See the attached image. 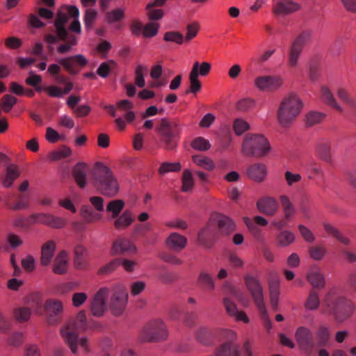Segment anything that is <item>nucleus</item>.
<instances>
[{
  "label": "nucleus",
  "instance_id": "obj_14",
  "mask_svg": "<svg viewBox=\"0 0 356 356\" xmlns=\"http://www.w3.org/2000/svg\"><path fill=\"white\" fill-rule=\"evenodd\" d=\"M63 304L58 300H47L43 308V314H45L47 321L49 325H56L59 323L63 313Z\"/></svg>",
  "mask_w": 356,
  "mask_h": 356
},
{
  "label": "nucleus",
  "instance_id": "obj_58",
  "mask_svg": "<svg viewBox=\"0 0 356 356\" xmlns=\"http://www.w3.org/2000/svg\"><path fill=\"white\" fill-rule=\"evenodd\" d=\"M233 129L235 134L238 136L242 135L245 131L250 129V125L248 122L243 119H236L233 124Z\"/></svg>",
  "mask_w": 356,
  "mask_h": 356
},
{
  "label": "nucleus",
  "instance_id": "obj_50",
  "mask_svg": "<svg viewBox=\"0 0 356 356\" xmlns=\"http://www.w3.org/2000/svg\"><path fill=\"white\" fill-rule=\"evenodd\" d=\"M124 17V12L122 8L114 9L111 11L106 12L105 19L108 24H114L120 22Z\"/></svg>",
  "mask_w": 356,
  "mask_h": 356
},
{
  "label": "nucleus",
  "instance_id": "obj_19",
  "mask_svg": "<svg viewBox=\"0 0 356 356\" xmlns=\"http://www.w3.org/2000/svg\"><path fill=\"white\" fill-rule=\"evenodd\" d=\"M298 3L291 0L277 1L274 2L273 12L276 15H289L300 9Z\"/></svg>",
  "mask_w": 356,
  "mask_h": 356
},
{
  "label": "nucleus",
  "instance_id": "obj_22",
  "mask_svg": "<svg viewBox=\"0 0 356 356\" xmlns=\"http://www.w3.org/2000/svg\"><path fill=\"white\" fill-rule=\"evenodd\" d=\"M246 173L250 179L256 182H261L266 176L267 169L264 164L255 163L248 168Z\"/></svg>",
  "mask_w": 356,
  "mask_h": 356
},
{
  "label": "nucleus",
  "instance_id": "obj_33",
  "mask_svg": "<svg viewBox=\"0 0 356 356\" xmlns=\"http://www.w3.org/2000/svg\"><path fill=\"white\" fill-rule=\"evenodd\" d=\"M67 270V253L65 250L60 251L56 257L53 264V272L55 274L63 275Z\"/></svg>",
  "mask_w": 356,
  "mask_h": 356
},
{
  "label": "nucleus",
  "instance_id": "obj_13",
  "mask_svg": "<svg viewBox=\"0 0 356 356\" xmlns=\"http://www.w3.org/2000/svg\"><path fill=\"white\" fill-rule=\"evenodd\" d=\"M245 284L257 308L264 306V289L260 281L257 277L248 275L245 277Z\"/></svg>",
  "mask_w": 356,
  "mask_h": 356
},
{
  "label": "nucleus",
  "instance_id": "obj_49",
  "mask_svg": "<svg viewBox=\"0 0 356 356\" xmlns=\"http://www.w3.org/2000/svg\"><path fill=\"white\" fill-rule=\"evenodd\" d=\"M193 161L198 166L207 170H213L215 168L213 162L208 157L202 155H195L193 156Z\"/></svg>",
  "mask_w": 356,
  "mask_h": 356
},
{
  "label": "nucleus",
  "instance_id": "obj_54",
  "mask_svg": "<svg viewBox=\"0 0 356 356\" xmlns=\"http://www.w3.org/2000/svg\"><path fill=\"white\" fill-rule=\"evenodd\" d=\"M191 147L198 151H207L210 149L209 141L203 137H197L191 142Z\"/></svg>",
  "mask_w": 356,
  "mask_h": 356
},
{
  "label": "nucleus",
  "instance_id": "obj_24",
  "mask_svg": "<svg viewBox=\"0 0 356 356\" xmlns=\"http://www.w3.org/2000/svg\"><path fill=\"white\" fill-rule=\"evenodd\" d=\"M187 243V238L177 233H172L166 239V245L174 251H181L185 248Z\"/></svg>",
  "mask_w": 356,
  "mask_h": 356
},
{
  "label": "nucleus",
  "instance_id": "obj_16",
  "mask_svg": "<svg viewBox=\"0 0 356 356\" xmlns=\"http://www.w3.org/2000/svg\"><path fill=\"white\" fill-rule=\"evenodd\" d=\"M108 290L106 288L100 289L95 295L91 302V312L95 316H101L106 311V299Z\"/></svg>",
  "mask_w": 356,
  "mask_h": 356
},
{
  "label": "nucleus",
  "instance_id": "obj_42",
  "mask_svg": "<svg viewBox=\"0 0 356 356\" xmlns=\"http://www.w3.org/2000/svg\"><path fill=\"white\" fill-rule=\"evenodd\" d=\"M115 218L114 226L118 230L128 227L134 221L131 213L128 211H124L121 216Z\"/></svg>",
  "mask_w": 356,
  "mask_h": 356
},
{
  "label": "nucleus",
  "instance_id": "obj_21",
  "mask_svg": "<svg viewBox=\"0 0 356 356\" xmlns=\"http://www.w3.org/2000/svg\"><path fill=\"white\" fill-rule=\"evenodd\" d=\"M307 279L309 284L316 289H323L325 286L324 275L318 266L311 268L307 275Z\"/></svg>",
  "mask_w": 356,
  "mask_h": 356
},
{
  "label": "nucleus",
  "instance_id": "obj_52",
  "mask_svg": "<svg viewBox=\"0 0 356 356\" xmlns=\"http://www.w3.org/2000/svg\"><path fill=\"white\" fill-rule=\"evenodd\" d=\"M181 166L179 162H163L161 164L158 171L160 175H164L171 172H179Z\"/></svg>",
  "mask_w": 356,
  "mask_h": 356
},
{
  "label": "nucleus",
  "instance_id": "obj_32",
  "mask_svg": "<svg viewBox=\"0 0 356 356\" xmlns=\"http://www.w3.org/2000/svg\"><path fill=\"white\" fill-rule=\"evenodd\" d=\"M337 95L343 104L352 110L353 115L356 117V98L347 89L342 87L337 89Z\"/></svg>",
  "mask_w": 356,
  "mask_h": 356
},
{
  "label": "nucleus",
  "instance_id": "obj_3",
  "mask_svg": "<svg viewBox=\"0 0 356 356\" xmlns=\"http://www.w3.org/2000/svg\"><path fill=\"white\" fill-rule=\"evenodd\" d=\"M94 186L103 195L115 196L119 191L117 179L111 169L101 163H97L92 171Z\"/></svg>",
  "mask_w": 356,
  "mask_h": 356
},
{
  "label": "nucleus",
  "instance_id": "obj_38",
  "mask_svg": "<svg viewBox=\"0 0 356 356\" xmlns=\"http://www.w3.org/2000/svg\"><path fill=\"white\" fill-rule=\"evenodd\" d=\"M60 41H63L64 43L57 47V51L59 54H65L70 52L72 47L76 45L77 38L74 34L67 33L66 38L65 39H59Z\"/></svg>",
  "mask_w": 356,
  "mask_h": 356
},
{
  "label": "nucleus",
  "instance_id": "obj_36",
  "mask_svg": "<svg viewBox=\"0 0 356 356\" xmlns=\"http://www.w3.org/2000/svg\"><path fill=\"white\" fill-rule=\"evenodd\" d=\"M216 356H241L238 347L232 342L220 345L216 350Z\"/></svg>",
  "mask_w": 356,
  "mask_h": 356
},
{
  "label": "nucleus",
  "instance_id": "obj_30",
  "mask_svg": "<svg viewBox=\"0 0 356 356\" xmlns=\"http://www.w3.org/2000/svg\"><path fill=\"white\" fill-rule=\"evenodd\" d=\"M223 305L229 316H234L238 321L248 322V318L244 312L238 311L236 304L229 298H223Z\"/></svg>",
  "mask_w": 356,
  "mask_h": 356
},
{
  "label": "nucleus",
  "instance_id": "obj_43",
  "mask_svg": "<svg viewBox=\"0 0 356 356\" xmlns=\"http://www.w3.org/2000/svg\"><path fill=\"white\" fill-rule=\"evenodd\" d=\"M276 239L279 246L286 247L294 242L295 235L291 232L284 230L277 234Z\"/></svg>",
  "mask_w": 356,
  "mask_h": 356
},
{
  "label": "nucleus",
  "instance_id": "obj_41",
  "mask_svg": "<svg viewBox=\"0 0 356 356\" xmlns=\"http://www.w3.org/2000/svg\"><path fill=\"white\" fill-rule=\"evenodd\" d=\"M280 202L285 219L286 220H291L296 212L293 204L286 195H282L280 197Z\"/></svg>",
  "mask_w": 356,
  "mask_h": 356
},
{
  "label": "nucleus",
  "instance_id": "obj_51",
  "mask_svg": "<svg viewBox=\"0 0 356 356\" xmlns=\"http://www.w3.org/2000/svg\"><path fill=\"white\" fill-rule=\"evenodd\" d=\"M194 186V179L191 172L186 169L183 172L181 191L187 193L191 191Z\"/></svg>",
  "mask_w": 356,
  "mask_h": 356
},
{
  "label": "nucleus",
  "instance_id": "obj_28",
  "mask_svg": "<svg viewBox=\"0 0 356 356\" xmlns=\"http://www.w3.org/2000/svg\"><path fill=\"white\" fill-rule=\"evenodd\" d=\"M321 97L322 101L327 105L334 108L336 111L342 113L343 108L337 102L330 88L323 86L321 88Z\"/></svg>",
  "mask_w": 356,
  "mask_h": 356
},
{
  "label": "nucleus",
  "instance_id": "obj_37",
  "mask_svg": "<svg viewBox=\"0 0 356 356\" xmlns=\"http://www.w3.org/2000/svg\"><path fill=\"white\" fill-rule=\"evenodd\" d=\"M26 303L36 314L39 315L43 314V300L40 293H34L30 294L27 297Z\"/></svg>",
  "mask_w": 356,
  "mask_h": 356
},
{
  "label": "nucleus",
  "instance_id": "obj_5",
  "mask_svg": "<svg viewBox=\"0 0 356 356\" xmlns=\"http://www.w3.org/2000/svg\"><path fill=\"white\" fill-rule=\"evenodd\" d=\"M302 107L300 98L295 94L284 97L277 110V119L282 127L291 124L299 115Z\"/></svg>",
  "mask_w": 356,
  "mask_h": 356
},
{
  "label": "nucleus",
  "instance_id": "obj_60",
  "mask_svg": "<svg viewBox=\"0 0 356 356\" xmlns=\"http://www.w3.org/2000/svg\"><path fill=\"white\" fill-rule=\"evenodd\" d=\"M211 335V330L207 327H200L195 333L196 339L203 344H207L209 342Z\"/></svg>",
  "mask_w": 356,
  "mask_h": 356
},
{
  "label": "nucleus",
  "instance_id": "obj_63",
  "mask_svg": "<svg viewBox=\"0 0 356 356\" xmlns=\"http://www.w3.org/2000/svg\"><path fill=\"white\" fill-rule=\"evenodd\" d=\"M254 105V101L251 98H244L239 100L236 105V108L241 112H245L252 108Z\"/></svg>",
  "mask_w": 356,
  "mask_h": 356
},
{
  "label": "nucleus",
  "instance_id": "obj_40",
  "mask_svg": "<svg viewBox=\"0 0 356 356\" xmlns=\"http://www.w3.org/2000/svg\"><path fill=\"white\" fill-rule=\"evenodd\" d=\"M316 153L321 159L330 162L331 160L330 143L325 140L319 141L316 147Z\"/></svg>",
  "mask_w": 356,
  "mask_h": 356
},
{
  "label": "nucleus",
  "instance_id": "obj_59",
  "mask_svg": "<svg viewBox=\"0 0 356 356\" xmlns=\"http://www.w3.org/2000/svg\"><path fill=\"white\" fill-rule=\"evenodd\" d=\"M147 71V68L145 66L139 65L136 67L135 74H136V84L140 87L143 88L145 85V81L144 79V73Z\"/></svg>",
  "mask_w": 356,
  "mask_h": 356
},
{
  "label": "nucleus",
  "instance_id": "obj_61",
  "mask_svg": "<svg viewBox=\"0 0 356 356\" xmlns=\"http://www.w3.org/2000/svg\"><path fill=\"white\" fill-rule=\"evenodd\" d=\"M49 224L48 226L54 229H61L67 224V220L64 218L49 214Z\"/></svg>",
  "mask_w": 356,
  "mask_h": 356
},
{
  "label": "nucleus",
  "instance_id": "obj_8",
  "mask_svg": "<svg viewBox=\"0 0 356 356\" xmlns=\"http://www.w3.org/2000/svg\"><path fill=\"white\" fill-rule=\"evenodd\" d=\"M312 31H302L291 42L288 52V63L291 67H296L304 47L311 42Z\"/></svg>",
  "mask_w": 356,
  "mask_h": 356
},
{
  "label": "nucleus",
  "instance_id": "obj_62",
  "mask_svg": "<svg viewBox=\"0 0 356 356\" xmlns=\"http://www.w3.org/2000/svg\"><path fill=\"white\" fill-rule=\"evenodd\" d=\"M49 214L45 213H34L30 216L29 220L30 222L41 223L48 226V224H49Z\"/></svg>",
  "mask_w": 356,
  "mask_h": 356
},
{
  "label": "nucleus",
  "instance_id": "obj_27",
  "mask_svg": "<svg viewBox=\"0 0 356 356\" xmlns=\"http://www.w3.org/2000/svg\"><path fill=\"white\" fill-rule=\"evenodd\" d=\"M136 248L127 239L118 238L113 244L111 253L113 255L123 254L129 252H135Z\"/></svg>",
  "mask_w": 356,
  "mask_h": 356
},
{
  "label": "nucleus",
  "instance_id": "obj_48",
  "mask_svg": "<svg viewBox=\"0 0 356 356\" xmlns=\"http://www.w3.org/2000/svg\"><path fill=\"white\" fill-rule=\"evenodd\" d=\"M124 206V202L122 200H111L106 206V211L111 213L112 218H115L118 217Z\"/></svg>",
  "mask_w": 356,
  "mask_h": 356
},
{
  "label": "nucleus",
  "instance_id": "obj_11",
  "mask_svg": "<svg viewBox=\"0 0 356 356\" xmlns=\"http://www.w3.org/2000/svg\"><path fill=\"white\" fill-rule=\"evenodd\" d=\"M56 62L70 75L77 74L88 63V59L82 54L57 58Z\"/></svg>",
  "mask_w": 356,
  "mask_h": 356
},
{
  "label": "nucleus",
  "instance_id": "obj_64",
  "mask_svg": "<svg viewBox=\"0 0 356 356\" xmlns=\"http://www.w3.org/2000/svg\"><path fill=\"white\" fill-rule=\"evenodd\" d=\"M309 252L312 259L320 261L324 257L326 250L321 246H313L309 248Z\"/></svg>",
  "mask_w": 356,
  "mask_h": 356
},
{
  "label": "nucleus",
  "instance_id": "obj_25",
  "mask_svg": "<svg viewBox=\"0 0 356 356\" xmlns=\"http://www.w3.org/2000/svg\"><path fill=\"white\" fill-rule=\"evenodd\" d=\"M88 171V166L84 163H76L72 169L73 177L77 185L83 188L86 186V173Z\"/></svg>",
  "mask_w": 356,
  "mask_h": 356
},
{
  "label": "nucleus",
  "instance_id": "obj_1",
  "mask_svg": "<svg viewBox=\"0 0 356 356\" xmlns=\"http://www.w3.org/2000/svg\"><path fill=\"white\" fill-rule=\"evenodd\" d=\"M88 327L85 312L81 311L72 322L61 328L60 334L74 354L76 353L78 346L84 352L88 351V339L83 337L79 339L78 338L79 333L86 331Z\"/></svg>",
  "mask_w": 356,
  "mask_h": 356
},
{
  "label": "nucleus",
  "instance_id": "obj_10",
  "mask_svg": "<svg viewBox=\"0 0 356 356\" xmlns=\"http://www.w3.org/2000/svg\"><path fill=\"white\" fill-rule=\"evenodd\" d=\"M295 337L301 351L307 355H312L315 353V338L309 328L299 327L296 331Z\"/></svg>",
  "mask_w": 356,
  "mask_h": 356
},
{
  "label": "nucleus",
  "instance_id": "obj_18",
  "mask_svg": "<svg viewBox=\"0 0 356 356\" xmlns=\"http://www.w3.org/2000/svg\"><path fill=\"white\" fill-rule=\"evenodd\" d=\"M215 228L211 220L198 233V243L207 248H211L214 243Z\"/></svg>",
  "mask_w": 356,
  "mask_h": 356
},
{
  "label": "nucleus",
  "instance_id": "obj_46",
  "mask_svg": "<svg viewBox=\"0 0 356 356\" xmlns=\"http://www.w3.org/2000/svg\"><path fill=\"white\" fill-rule=\"evenodd\" d=\"M269 293L271 306L276 311L277 310L280 296V286L277 282L270 283Z\"/></svg>",
  "mask_w": 356,
  "mask_h": 356
},
{
  "label": "nucleus",
  "instance_id": "obj_57",
  "mask_svg": "<svg viewBox=\"0 0 356 356\" xmlns=\"http://www.w3.org/2000/svg\"><path fill=\"white\" fill-rule=\"evenodd\" d=\"M17 98L10 95H4L1 100V106L4 112L8 113L13 106L16 104Z\"/></svg>",
  "mask_w": 356,
  "mask_h": 356
},
{
  "label": "nucleus",
  "instance_id": "obj_6",
  "mask_svg": "<svg viewBox=\"0 0 356 356\" xmlns=\"http://www.w3.org/2000/svg\"><path fill=\"white\" fill-rule=\"evenodd\" d=\"M270 150L267 138L261 134H248L242 144V152L247 156L264 157Z\"/></svg>",
  "mask_w": 356,
  "mask_h": 356
},
{
  "label": "nucleus",
  "instance_id": "obj_47",
  "mask_svg": "<svg viewBox=\"0 0 356 356\" xmlns=\"http://www.w3.org/2000/svg\"><path fill=\"white\" fill-rule=\"evenodd\" d=\"M323 225L325 232L327 234L332 235L341 243L346 245H349L350 240L347 237L343 236L337 228L326 222H324Z\"/></svg>",
  "mask_w": 356,
  "mask_h": 356
},
{
  "label": "nucleus",
  "instance_id": "obj_53",
  "mask_svg": "<svg viewBox=\"0 0 356 356\" xmlns=\"http://www.w3.org/2000/svg\"><path fill=\"white\" fill-rule=\"evenodd\" d=\"M325 115L323 113L312 111L306 115V124L309 127L314 126L321 122Z\"/></svg>",
  "mask_w": 356,
  "mask_h": 356
},
{
  "label": "nucleus",
  "instance_id": "obj_7",
  "mask_svg": "<svg viewBox=\"0 0 356 356\" xmlns=\"http://www.w3.org/2000/svg\"><path fill=\"white\" fill-rule=\"evenodd\" d=\"M166 325L161 320L149 322L142 330L140 338L145 342H158L167 339Z\"/></svg>",
  "mask_w": 356,
  "mask_h": 356
},
{
  "label": "nucleus",
  "instance_id": "obj_4",
  "mask_svg": "<svg viewBox=\"0 0 356 356\" xmlns=\"http://www.w3.org/2000/svg\"><path fill=\"white\" fill-rule=\"evenodd\" d=\"M182 125L177 119L162 118L156 131L160 136L163 148L172 151L177 146V141L181 133Z\"/></svg>",
  "mask_w": 356,
  "mask_h": 356
},
{
  "label": "nucleus",
  "instance_id": "obj_56",
  "mask_svg": "<svg viewBox=\"0 0 356 356\" xmlns=\"http://www.w3.org/2000/svg\"><path fill=\"white\" fill-rule=\"evenodd\" d=\"M163 40L166 42H172L177 44H181L185 39L184 35L178 31H168L164 34Z\"/></svg>",
  "mask_w": 356,
  "mask_h": 356
},
{
  "label": "nucleus",
  "instance_id": "obj_31",
  "mask_svg": "<svg viewBox=\"0 0 356 356\" xmlns=\"http://www.w3.org/2000/svg\"><path fill=\"white\" fill-rule=\"evenodd\" d=\"M198 68L199 63L196 61L193 64L192 70L189 74L190 87L186 91V95L189 94L190 92L195 95L198 91L200 90L202 88V83L198 79Z\"/></svg>",
  "mask_w": 356,
  "mask_h": 356
},
{
  "label": "nucleus",
  "instance_id": "obj_26",
  "mask_svg": "<svg viewBox=\"0 0 356 356\" xmlns=\"http://www.w3.org/2000/svg\"><path fill=\"white\" fill-rule=\"evenodd\" d=\"M197 286L204 291L211 292L216 288L215 281L213 276L204 270L200 273L197 277Z\"/></svg>",
  "mask_w": 356,
  "mask_h": 356
},
{
  "label": "nucleus",
  "instance_id": "obj_15",
  "mask_svg": "<svg viewBox=\"0 0 356 356\" xmlns=\"http://www.w3.org/2000/svg\"><path fill=\"white\" fill-rule=\"evenodd\" d=\"M283 84V79L280 76H260L254 79V86L260 90L275 91Z\"/></svg>",
  "mask_w": 356,
  "mask_h": 356
},
{
  "label": "nucleus",
  "instance_id": "obj_35",
  "mask_svg": "<svg viewBox=\"0 0 356 356\" xmlns=\"http://www.w3.org/2000/svg\"><path fill=\"white\" fill-rule=\"evenodd\" d=\"M65 10L68 15L74 18V20L69 26V29L75 33H81V27L79 20V10L78 8L76 6H66Z\"/></svg>",
  "mask_w": 356,
  "mask_h": 356
},
{
  "label": "nucleus",
  "instance_id": "obj_39",
  "mask_svg": "<svg viewBox=\"0 0 356 356\" xmlns=\"http://www.w3.org/2000/svg\"><path fill=\"white\" fill-rule=\"evenodd\" d=\"M19 175L20 172L16 165H8L6 167V177L3 181V186L6 188L10 187L13 181L19 176Z\"/></svg>",
  "mask_w": 356,
  "mask_h": 356
},
{
  "label": "nucleus",
  "instance_id": "obj_17",
  "mask_svg": "<svg viewBox=\"0 0 356 356\" xmlns=\"http://www.w3.org/2000/svg\"><path fill=\"white\" fill-rule=\"evenodd\" d=\"M211 220L216 225L218 232L221 234L229 235L235 229L233 220L227 216L216 213L212 216Z\"/></svg>",
  "mask_w": 356,
  "mask_h": 356
},
{
  "label": "nucleus",
  "instance_id": "obj_20",
  "mask_svg": "<svg viewBox=\"0 0 356 356\" xmlns=\"http://www.w3.org/2000/svg\"><path fill=\"white\" fill-rule=\"evenodd\" d=\"M315 352L318 348H326L330 345L331 332L330 327L321 325L315 332Z\"/></svg>",
  "mask_w": 356,
  "mask_h": 356
},
{
  "label": "nucleus",
  "instance_id": "obj_55",
  "mask_svg": "<svg viewBox=\"0 0 356 356\" xmlns=\"http://www.w3.org/2000/svg\"><path fill=\"white\" fill-rule=\"evenodd\" d=\"M31 314V310L28 307H18L14 310V316L19 322L27 321L29 319Z\"/></svg>",
  "mask_w": 356,
  "mask_h": 356
},
{
  "label": "nucleus",
  "instance_id": "obj_2",
  "mask_svg": "<svg viewBox=\"0 0 356 356\" xmlns=\"http://www.w3.org/2000/svg\"><path fill=\"white\" fill-rule=\"evenodd\" d=\"M325 312L332 314L337 322L347 320L355 309L353 302L346 297L329 292L324 300Z\"/></svg>",
  "mask_w": 356,
  "mask_h": 356
},
{
  "label": "nucleus",
  "instance_id": "obj_9",
  "mask_svg": "<svg viewBox=\"0 0 356 356\" xmlns=\"http://www.w3.org/2000/svg\"><path fill=\"white\" fill-rule=\"evenodd\" d=\"M59 10L57 17L54 21L56 35L47 34L44 36V40L49 44H54L59 42V39H65L67 35L68 31L66 29V24L68 22V13L65 10Z\"/></svg>",
  "mask_w": 356,
  "mask_h": 356
},
{
  "label": "nucleus",
  "instance_id": "obj_12",
  "mask_svg": "<svg viewBox=\"0 0 356 356\" xmlns=\"http://www.w3.org/2000/svg\"><path fill=\"white\" fill-rule=\"evenodd\" d=\"M128 299V293L124 286L118 285L111 298L109 307L115 316H120L125 309Z\"/></svg>",
  "mask_w": 356,
  "mask_h": 356
},
{
  "label": "nucleus",
  "instance_id": "obj_29",
  "mask_svg": "<svg viewBox=\"0 0 356 356\" xmlns=\"http://www.w3.org/2000/svg\"><path fill=\"white\" fill-rule=\"evenodd\" d=\"M56 251V243L54 241H48L44 243L41 249L40 264L42 266H48L53 258Z\"/></svg>",
  "mask_w": 356,
  "mask_h": 356
},
{
  "label": "nucleus",
  "instance_id": "obj_34",
  "mask_svg": "<svg viewBox=\"0 0 356 356\" xmlns=\"http://www.w3.org/2000/svg\"><path fill=\"white\" fill-rule=\"evenodd\" d=\"M74 263L76 269H83L86 267V258L88 252L86 249L81 245H78L74 250Z\"/></svg>",
  "mask_w": 356,
  "mask_h": 356
},
{
  "label": "nucleus",
  "instance_id": "obj_45",
  "mask_svg": "<svg viewBox=\"0 0 356 356\" xmlns=\"http://www.w3.org/2000/svg\"><path fill=\"white\" fill-rule=\"evenodd\" d=\"M97 18V12L92 8H87L84 13L83 23L87 31H90L93 28L95 22Z\"/></svg>",
  "mask_w": 356,
  "mask_h": 356
},
{
  "label": "nucleus",
  "instance_id": "obj_23",
  "mask_svg": "<svg viewBox=\"0 0 356 356\" xmlns=\"http://www.w3.org/2000/svg\"><path fill=\"white\" fill-rule=\"evenodd\" d=\"M259 211L267 216H273L277 211L278 203L273 197H264L257 204Z\"/></svg>",
  "mask_w": 356,
  "mask_h": 356
},
{
  "label": "nucleus",
  "instance_id": "obj_44",
  "mask_svg": "<svg viewBox=\"0 0 356 356\" xmlns=\"http://www.w3.org/2000/svg\"><path fill=\"white\" fill-rule=\"evenodd\" d=\"M320 300L318 293L314 290H310L309 296L305 302V307L307 310L313 311L319 307Z\"/></svg>",
  "mask_w": 356,
  "mask_h": 356
}]
</instances>
